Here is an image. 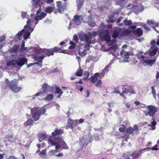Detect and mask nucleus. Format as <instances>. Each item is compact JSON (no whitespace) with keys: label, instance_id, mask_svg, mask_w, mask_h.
<instances>
[{"label":"nucleus","instance_id":"obj_1","mask_svg":"<svg viewBox=\"0 0 159 159\" xmlns=\"http://www.w3.org/2000/svg\"><path fill=\"white\" fill-rule=\"evenodd\" d=\"M63 132V130L62 129H57L54 132H52V137L50 136L48 140V143L49 145L50 146H55L56 149H59L60 150L68 149L66 144L61 139L58 137H54L61 134Z\"/></svg>","mask_w":159,"mask_h":159},{"label":"nucleus","instance_id":"obj_2","mask_svg":"<svg viewBox=\"0 0 159 159\" xmlns=\"http://www.w3.org/2000/svg\"><path fill=\"white\" fill-rule=\"evenodd\" d=\"M81 20L84 22L87 23L90 26L94 27L95 25L94 20L93 18V16L92 15H90L88 17L85 15L84 16L76 15L74 16L73 22H71L70 23L69 26L68 27L69 30L71 29L70 26L72 24L76 25H80L81 23Z\"/></svg>","mask_w":159,"mask_h":159},{"label":"nucleus","instance_id":"obj_3","mask_svg":"<svg viewBox=\"0 0 159 159\" xmlns=\"http://www.w3.org/2000/svg\"><path fill=\"white\" fill-rule=\"evenodd\" d=\"M33 20L31 21V20L28 19L27 21V24L24 26V30H22L21 31L18 32L17 35H16L15 38L16 39L20 40L22 38V35L23 32H24L23 38L24 39L26 40L29 39L30 33L33 31L34 29L30 27H29L31 22H33Z\"/></svg>","mask_w":159,"mask_h":159},{"label":"nucleus","instance_id":"obj_4","mask_svg":"<svg viewBox=\"0 0 159 159\" xmlns=\"http://www.w3.org/2000/svg\"><path fill=\"white\" fill-rule=\"evenodd\" d=\"M91 36L92 34L90 32H89L87 34L82 33L79 35V37L81 41H84L87 43L85 44L84 48L85 50H89L90 44H93L94 43L91 40Z\"/></svg>","mask_w":159,"mask_h":159},{"label":"nucleus","instance_id":"obj_5","mask_svg":"<svg viewBox=\"0 0 159 159\" xmlns=\"http://www.w3.org/2000/svg\"><path fill=\"white\" fill-rule=\"evenodd\" d=\"M105 28L103 24L102 23L100 25L99 27V29L100 30V36L102 40L108 42L110 39V36L109 34V30H105Z\"/></svg>","mask_w":159,"mask_h":159},{"label":"nucleus","instance_id":"obj_6","mask_svg":"<svg viewBox=\"0 0 159 159\" xmlns=\"http://www.w3.org/2000/svg\"><path fill=\"white\" fill-rule=\"evenodd\" d=\"M27 60L26 58L24 57L20 58L16 60L8 61L7 63V66H17L21 67L24 64H27Z\"/></svg>","mask_w":159,"mask_h":159},{"label":"nucleus","instance_id":"obj_7","mask_svg":"<svg viewBox=\"0 0 159 159\" xmlns=\"http://www.w3.org/2000/svg\"><path fill=\"white\" fill-rule=\"evenodd\" d=\"M147 108L148 111H143V112L146 116H152L159 109L158 107L152 105L148 106Z\"/></svg>","mask_w":159,"mask_h":159},{"label":"nucleus","instance_id":"obj_8","mask_svg":"<svg viewBox=\"0 0 159 159\" xmlns=\"http://www.w3.org/2000/svg\"><path fill=\"white\" fill-rule=\"evenodd\" d=\"M18 80L15 79L11 81L8 84L11 89L15 93L18 92L21 89L20 87L18 86Z\"/></svg>","mask_w":159,"mask_h":159},{"label":"nucleus","instance_id":"obj_9","mask_svg":"<svg viewBox=\"0 0 159 159\" xmlns=\"http://www.w3.org/2000/svg\"><path fill=\"white\" fill-rule=\"evenodd\" d=\"M32 117L34 121H36L39 119V117L38 112L39 111V108L37 107L31 108L30 109Z\"/></svg>","mask_w":159,"mask_h":159},{"label":"nucleus","instance_id":"obj_10","mask_svg":"<svg viewBox=\"0 0 159 159\" xmlns=\"http://www.w3.org/2000/svg\"><path fill=\"white\" fill-rule=\"evenodd\" d=\"M40 10L39 9L37 11L36 16L35 17L34 19V20L36 21L34 27H35L36 25L38 23L39 20L43 19L47 15V14L45 13H40Z\"/></svg>","mask_w":159,"mask_h":159},{"label":"nucleus","instance_id":"obj_11","mask_svg":"<svg viewBox=\"0 0 159 159\" xmlns=\"http://www.w3.org/2000/svg\"><path fill=\"white\" fill-rule=\"evenodd\" d=\"M74 123L78 124V121L77 120H69L68 121V125L66 127V129H68L69 128H73L74 127H75L76 126V125H74Z\"/></svg>","mask_w":159,"mask_h":159},{"label":"nucleus","instance_id":"obj_12","mask_svg":"<svg viewBox=\"0 0 159 159\" xmlns=\"http://www.w3.org/2000/svg\"><path fill=\"white\" fill-rule=\"evenodd\" d=\"M131 6L132 8H133V10L134 11L136 10V11H141L143 9V8L142 6L140 5H132V4H129L127 5L128 7H129ZM135 12V11H134Z\"/></svg>","mask_w":159,"mask_h":159},{"label":"nucleus","instance_id":"obj_13","mask_svg":"<svg viewBox=\"0 0 159 159\" xmlns=\"http://www.w3.org/2000/svg\"><path fill=\"white\" fill-rule=\"evenodd\" d=\"M157 49V48L156 47H151L149 49L147 53L150 56H153L156 54Z\"/></svg>","mask_w":159,"mask_h":159},{"label":"nucleus","instance_id":"obj_14","mask_svg":"<svg viewBox=\"0 0 159 159\" xmlns=\"http://www.w3.org/2000/svg\"><path fill=\"white\" fill-rule=\"evenodd\" d=\"M45 56L44 55H42L40 56H38L36 57L35 60L38 61L39 62H36L34 63V64H37L39 66L42 67V64L41 63L42 62L43 59L44 58Z\"/></svg>","mask_w":159,"mask_h":159},{"label":"nucleus","instance_id":"obj_15","mask_svg":"<svg viewBox=\"0 0 159 159\" xmlns=\"http://www.w3.org/2000/svg\"><path fill=\"white\" fill-rule=\"evenodd\" d=\"M118 48V46L116 44H114L108 48H106L104 50L105 52H110L111 53H112L113 51H115Z\"/></svg>","mask_w":159,"mask_h":159},{"label":"nucleus","instance_id":"obj_16","mask_svg":"<svg viewBox=\"0 0 159 159\" xmlns=\"http://www.w3.org/2000/svg\"><path fill=\"white\" fill-rule=\"evenodd\" d=\"M138 126L136 125H134L133 128L130 127H129L126 130V132L127 133L131 134L134 132H136L138 130Z\"/></svg>","mask_w":159,"mask_h":159},{"label":"nucleus","instance_id":"obj_17","mask_svg":"<svg viewBox=\"0 0 159 159\" xmlns=\"http://www.w3.org/2000/svg\"><path fill=\"white\" fill-rule=\"evenodd\" d=\"M120 54L121 57H123L124 58L126 59L129 58L130 54L129 52L125 51L123 49L121 50Z\"/></svg>","mask_w":159,"mask_h":159},{"label":"nucleus","instance_id":"obj_18","mask_svg":"<svg viewBox=\"0 0 159 159\" xmlns=\"http://www.w3.org/2000/svg\"><path fill=\"white\" fill-rule=\"evenodd\" d=\"M121 29L120 28H116L114 31L112 37L114 38H116L118 37L121 31Z\"/></svg>","mask_w":159,"mask_h":159},{"label":"nucleus","instance_id":"obj_19","mask_svg":"<svg viewBox=\"0 0 159 159\" xmlns=\"http://www.w3.org/2000/svg\"><path fill=\"white\" fill-rule=\"evenodd\" d=\"M99 73H97L95 74L94 75L91 77L90 80L92 82L94 83L98 79H100L99 77Z\"/></svg>","mask_w":159,"mask_h":159},{"label":"nucleus","instance_id":"obj_20","mask_svg":"<svg viewBox=\"0 0 159 159\" xmlns=\"http://www.w3.org/2000/svg\"><path fill=\"white\" fill-rule=\"evenodd\" d=\"M156 58L152 60L148 59L145 60L143 62V63L144 64L145 63H146L147 64L151 66L155 63L156 61Z\"/></svg>","mask_w":159,"mask_h":159},{"label":"nucleus","instance_id":"obj_21","mask_svg":"<svg viewBox=\"0 0 159 159\" xmlns=\"http://www.w3.org/2000/svg\"><path fill=\"white\" fill-rule=\"evenodd\" d=\"M57 7L58 8V12L61 13L62 10H63L61 6V2L60 1L57 2Z\"/></svg>","mask_w":159,"mask_h":159},{"label":"nucleus","instance_id":"obj_22","mask_svg":"<svg viewBox=\"0 0 159 159\" xmlns=\"http://www.w3.org/2000/svg\"><path fill=\"white\" fill-rule=\"evenodd\" d=\"M47 137L46 134L41 133L39 134V142H41L44 140Z\"/></svg>","mask_w":159,"mask_h":159},{"label":"nucleus","instance_id":"obj_23","mask_svg":"<svg viewBox=\"0 0 159 159\" xmlns=\"http://www.w3.org/2000/svg\"><path fill=\"white\" fill-rule=\"evenodd\" d=\"M33 122V120L32 119H30L24 123V125L26 126H30L32 125Z\"/></svg>","mask_w":159,"mask_h":159},{"label":"nucleus","instance_id":"obj_24","mask_svg":"<svg viewBox=\"0 0 159 159\" xmlns=\"http://www.w3.org/2000/svg\"><path fill=\"white\" fill-rule=\"evenodd\" d=\"M147 22L148 24L149 25H152V27L154 30L155 31H156L157 32H158L155 26L153 25H154L155 22V21H154L152 20H147Z\"/></svg>","mask_w":159,"mask_h":159},{"label":"nucleus","instance_id":"obj_25","mask_svg":"<svg viewBox=\"0 0 159 159\" xmlns=\"http://www.w3.org/2000/svg\"><path fill=\"white\" fill-rule=\"evenodd\" d=\"M84 0H76L77 6L78 10L80 9L84 2Z\"/></svg>","mask_w":159,"mask_h":159},{"label":"nucleus","instance_id":"obj_26","mask_svg":"<svg viewBox=\"0 0 159 159\" xmlns=\"http://www.w3.org/2000/svg\"><path fill=\"white\" fill-rule=\"evenodd\" d=\"M39 111L38 112L39 115L40 116L44 114L46 111V110L44 108H42L40 109L39 108Z\"/></svg>","mask_w":159,"mask_h":159},{"label":"nucleus","instance_id":"obj_27","mask_svg":"<svg viewBox=\"0 0 159 159\" xmlns=\"http://www.w3.org/2000/svg\"><path fill=\"white\" fill-rule=\"evenodd\" d=\"M46 154V150H43L42 151L39 153V155L43 158H45Z\"/></svg>","mask_w":159,"mask_h":159},{"label":"nucleus","instance_id":"obj_28","mask_svg":"<svg viewBox=\"0 0 159 159\" xmlns=\"http://www.w3.org/2000/svg\"><path fill=\"white\" fill-rule=\"evenodd\" d=\"M83 73V71L82 70L80 69L77 70L75 74L78 76H81L82 75Z\"/></svg>","mask_w":159,"mask_h":159},{"label":"nucleus","instance_id":"obj_29","mask_svg":"<svg viewBox=\"0 0 159 159\" xmlns=\"http://www.w3.org/2000/svg\"><path fill=\"white\" fill-rule=\"evenodd\" d=\"M19 48V47L18 46L15 45L11 49V51L12 52L17 53Z\"/></svg>","mask_w":159,"mask_h":159},{"label":"nucleus","instance_id":"obj_30","mask_svg":"<svg viewBox=\"0 0 159 159\" xmlns=\"http://www.w3.org/2000/svg\"><path fill=\"white\" fill-rule=\"evenodd\" d=\"M53 95L52 94H49L45 98V100L46 101H50L52 99Z\"/></svg>","mask_w":159,"mask_h":159},{"label":"nucleus","instance_id":"obj_31","mask_svg":"<svg viewBox=\"0 0 159 159\" xmlns=\"http://www.w3.org/2000/svg\"><path fill=\"white\" fill-rule=\"evenodd\" d=\"M54 10V8L53 7H48L46 9V12L47 13H50L52 12Z\"/></svg>","mask_w":159,"mask_h":159},{"label":"nucleus","instance_id":"obj_32","mask_svg":"<svg viewBox=\"0 0 159 159\" xmlns=\"http://www.w3.org/2000/svg\"><path fill=\"white\" fill-rule=\"evenodd\" d=\"M54 54V52L52 49L49 50L48 52L46 53V55L48 56H50L51 55H53Z\"/></svg>","mask_w":159,"mask_h":159},{"label":"nucleus","instance_id":"obj_33","mask_svg":"<svg viewBox=\"0 0 159 159\" xmlns=\"http://www.w3.org/2000/svg\"><path fill=\"white\" fill-rule=\"evenodd\" d=\"M136 33L139 36H140L142 35L143 32L140 29L138 28L136 30Z\"/></svg>","mask_w":159,"mask_h":159},{"label":"nucleus","instance_id":"obj_34","mask_svg":"<svg viewBox=\"0 0 159 159\" xmlns=\"http://www.w3.org/2000/svg\"><path fill=\"white\" fill-rule=\"evenodd\" d=\"M124 22L125 25H130L132 24V21L130 20H127L125 19Z\"/></svg>","mask_w":159,"mask_h":159},{"label":"nucleus","instance_id":"obj_35","mask_svg":"<svg viewBox=\"0 0 159 159\" xmlns=\"http://www.w3.org/2000/svg\"><path fill=\"white\" fill-rule=\"evenodd\" d=\"M153 1L155 7L159 10V0H154Z\"/></svg>","mask_w":159,"mask_h":159},{"label":"nucleus","instance_id":"obj_36","mask_svg":"<svg viewBox=\"0 0 159 159\" xmlns=\"http://www.w3.org/2000/svg\"><path fill=\"white\" fill-rule=\"evenodd\" d=\"M55 91V93L57 94H62L63 93V92L58 87H57L56 88Z\"/></svg>","mask_w":159,"mask_h":159},{"label":"nucleus","instance_id":"obj_37","mask_svg":"<svg viewBox=\"0 0 159 159\" xmlns=\"http://www.w3.org/2000/svg\"><path fill=\"white\" fill-rule=\"evenodd\" d=\"M116 14L111 15L110 17L109 20L111 22H113L115 21L116 19V18L114 16Z\"/></svg>","mask_w":159,"mask_h":159},{"label":"nucleus","instance_id":"obj_38","mask_svg":"<svg viewBox=\"0 0 159 159\" xmlns=\"http://www.w3.org/2000/svg\"><path fill=\"white\" fill-rule=\"evenodd\" d=\"M21 16L23 18H28L29 17V15L26 13V12H22Z\"/></svg>","mask_w":159,"mask_h":159},{"label":"nucleus","instance_id":"obj_39","mask_svg":"<svg viewBox=\"0 0 159 159\" xmlns=\"http://www.w3.org/2000/svg\"><path fill=\"white\" fill-rule=\"evenodd\" d=\"M48 84L46 83H44L42 87V89L44 93H45L46 91V89H47Z\"/></svg>","mask_w":159,"mask_h":159},{"label":"nucleus","instance_id":"obj_40","mask_svg":"<svg viewBox=\"0 0 159 159\" xmlns=\"http://www.w3.org/2000/svg\"><path fill=\"white\" fill-rule=\"evenodd\" d=\"M25 42H22L21 43V47L20 48V49L21 50L24 51L27 49V47H25Z\"/></svg>","mask_w":159,"mask_h":159},{"label":"nucleus","instance_id":"obj_41","mask_svg":"<svg viewBox=\"0 0 159 159\" xmlns=\"http://www.w3.org/2000/svg\"><path fill=\"white\" fill-rule=\"evenodd\" d=\"M105 74V71L104 70H102V71L99 73V79H101L102 77H103Z\"/></svg>","mask_w":159,"mask_h":159},{"label":"nucleus","instance_id":"obj_42","mask_svg":"<svg viewBox=\"0 0 159 159\" xmlns=\"http://www.w3.org/2000/svg\"><path fill=\"white\" fill-rule=\"evenodd\" d=\"M123 19V18L121 17H120L119 18L118 20H117L116 21L117 24H118V25H120V26H123V23H119V22H120V20Z\"/></svg>","mask_w":159,"mask_h":159},{"label":"nucleus","instance_id":"obj_43","mask_svg":"<svg viewBox=\"0 0 159 159\" xmlns=\"http://www.w3.org/2000/svg\"><path fill=\"white\" fill-rule=\"evenodd\" d=\"M149 148H144V149H142V150H140L139 151V152L136 153H135V154L136 156V157H137L138 156H139V155L142 153V152L143 150H145L147 149H149Z\"/></svg>","mask_w":159,"mask_h":159},{"label":"nucleus","instance_id":"obj_44","mask_svg":"<svg viewBox=\"0 0 159 159\" xmlns=\"http://www.w3.org/2000/svg\"><path fill=\"white\" fill-rule=\"evenodd\" d=\"M79 54L81 57H82L85 56L86 54V53L85 51L80 52V51H79Z\"/></svg>","mask_w":159,"mask_h":159},{"label":"nucleus","instance_id":"obj_45","mask_svg":"<svg viewBox=\"0 0 159 159\" xmlns=\"http://www.w3.org/2000/svg\"><path fill=\"white\" fill-rule=\"evenodd\" d=\"M84 78L86 79L88 77L89 75V73L87 71H84Z\"/></svg>","mask_w":159,"mask_h":159},{"label":"nucleus","instance_id":"obj_46","mask_svg":"<svg viewBox=\"0 0 159 159\" xmlns=\"http://www.w3.org/2000/svg\"><path fill=\"white\" fill-rule=\"evenodd\" d=\"M151 90H152V93L154 97L156 98L155 96V90L154 88V87H151Z\"/></svg>","mask_w":159,"mask_h":159},{"label":"nucleus","instance_id":"obj_47","mask_svg":"<svg viewBox=\"0 0 159 159\" xmlns=\"http://www.w3.org/2000/svg\"><path fill=\"white\" fill-rule=\"evenodd\" d=\"M6 37L4 35H2L0 36V43L2 42L5 41Z\"/></svg>","mask_w":159,"mask_h":159},{"label":"nucleus","instance_id":"obj_48","mask_svg":"<svg viewBox=\"0 0 159 159\" xmlns=\"http://www.w3.org/2000/svg\"><path fill=\"white\" fill-rule=\"evenodd\" d=\"M52 49L53 50L54 52H59V51H60L61 50L58 47H55L54 48H52Z\"/></svg>","mask_w":159,"mask_h":159},{"label":"nucleus","instance_id":"obj_49","mask_svg":"<svg viewBox=\"0 0 159 159\" xmlns=\"http://www.w3.org/2000/svg\"><path fill=\"white\" fill-rule=\"evenodd\" d=\"M102 84V81L101 80H98L96 84V86L97 87H100Z\"/></svg>","mask_w":159,"mask_h":159},{"label":"nucleus","instance_id":"obj_50","mask_svg":"<svg viewBox=\"0 0 159 159\" xmlns=\"http://www.w3.org/2000/svg\"><path fill=\"white\" fill-rule=\"evenodd\" d=\"M156 124V121L154 120H153L152 122H151V124L150 125L151 126H153V127L152 128V129L154 130L155 129V128L154 127V126H155Z\"/></svg>","mask_w":159,"mask_h":159},{"label":"nucleus","instance_id":"obj_51","mask_svg":"<svg viewBox=\"0 0 159 159\" xmlns=\"http://www.w3.org/2000/svg\"><path fill=\"white\" fill-rule=\"evenodd\" d=\"M76 87L80 91H82L83 90V87L80 85H78L77 84L76 85Z\"/></svg>","mask_w":159,"mask_h":159},{"label":"nucleus","instance_id":"obj_52","mask_svg":"<svg viewBox=\"0 0 159 159\" xmlns=\"http://www.w3.org/2000/svg\"><path fill=\"white\" fill-rule=\"evenodd\" d=\"M156 42L154 40H152L150 42V44L151 45V47H156L155 44Z\"/></svg>","mask_w":159,"mask_h":159},{"label":"nucleus","instance_id":"obj_53","mask_svg":"<svg viewBox=\"0 0 159 159\" xmlns=\"http://www.w3.org/2000/svg\"><path fill=\"white\" fill-rule=\"evenodd\" d=\"M157 145H156L154 147H153L152 148H150L149 149H151V150H157L159 148H157Z\"/></svg>","mask_w":159,"mask_h":159},{"label":"nucleus","instance_id":"obj_54","mask_svg":"<svg viewBox=\"0 0 159 159\" xmlns=\"http://www.w3.org/2000/svg\"><path fill=\"white\" fill-rule=\"evenodd\" d=\"M73 38L74 40L75 41H76V42H77L78 41V38L77 36V35L76 34H75L74 35Z\"/></svg>","mask_w":159,"mask_h":159},{"label":"nucleus","instance_id":"obj_55","mask_svg":"<svg viewBox=\"0 0 159 159\" xmlns=\"http://www.w3.org/2000/svg\"><path fill=\"white\" fill-rule=\"evenodd\" d=\"M125 130V126H123V127L120 128L119 129V130L120 132H123Z\"/></svg>","mask_w":159,"mask_h":159},{"label":"nucleus","instance_id":"obj_56","mask_svg":"<svg viewBox=\"0 0 159 159\" xmlns=\"http://www.w3.org/2000/svg\"><path fill=\"white\" fill-rule=\"evenodd\" d=\"M54 154L53 150H51L48 152V154L50 155H53Z\"/></svg>","mask_w":159,"mask_h":159},{"label":"nucleus","instance_id":"obj_57","mask_svg":"<svg viewBox=\"0 0 159 159\" xmlns=\"http://www.w3.org/2000/svg\"><path fill=\"white\" fill-rule=\"evenodd\" d=\"M92 34L91 39L93 36H96L97 35V33L95 32H93L92 33L90 32Z\"/></svg>","mask_w":159,"mask_h":159},{"label":"nucleus","instance_id":"obj_58","mask_svg":"<svg viewBox=\"0 0 159 159\" xmlns=\"http://www.w3.org/2000/svg\"><path fill=\"white\" fill-rule=\"evenodd\" d=\"M125 105L126 106V107L127 108H129L130 106V104L129 103L125 102Z\"/></svg>","mask_w":159,"mask_h":159},{"label":"nucleus","instance_id":"obj_59","mask_svg":"<svg viewBox=\"0 0 159 159\" xmlns=\"http://www.w3.org/2000/svg\"><path fill=\"white\" fill-rule=\"evenodd\" d=\"M7 138H8V141H10V140L9 139V138L12 139L13 138V136L11 135H7L6 136Z\"/></svg>","mask_w":159,"mask_h":159},{"label":"nucleus","instance_id":"obj_60","mask_svg":"<svg viewBox=\"0 0 159 159\" xmlns=\"http://www.w3.org/2000/svg\"><path fill=\"white\" fill-rule=\"evenodd\" d=\"M53 2V0H46V2L48 4L52 3Z\"/></svg>","mask_w":159,"mask_h":159},{"label":"nucleus","instance_id":"obj_61","mask_svg":"<svg viewBox=\"0 0 159 159\" xmlns=\"http://www.w3.org/2000/svg\"><path fill=\"white\" fill-rule=\"evenodd\" d=\"M78 121V124L79 123H82L84 121V119H81L79 120H77Z\"/></svg>","mask_w":159,"mask_h":159},{"label":"nucleus","instance_id":"obj_62","mask_svg":"<svg viewBox=\"0 0 159 159\" xmlns=\"http://www.w3.org/2000/svg\"><path fill=\"white\" fill-rule=\"evenodd\" d=\"M7 159H17L16 157H15L12 156H10L9 157H8Z\"/></svg>","mask_w":159,"mask_h":159},{"label":"nucleus","instance_id":"obj_63","mask_svg":"<svg viewBox=\"0 0 159 159\" xmlns=\"http://www.w3.org/2000/svg\"><path fill=\"white\" fill-rule=\"evenodd\" d=\"M63 155V154L62 153H59L58 154H57L56 155V157H62Z\"/></svg>","mask_w":159,"mask_h":159},{"label":"nucleus","instance_id":"obj_64","mask_svg":"<svg viewBox=\"0 0 159 159\" xmlns=\"http://www.w3.org/2000/svg\"><path fill=\"white\" fill-rule=\"evenodd\" d=\"M155 25L156 27H158L159 26V23H156L155 21V23L154 25Z\"/></svg>","mask_w":159,"mask_h":159}]
</instances>
